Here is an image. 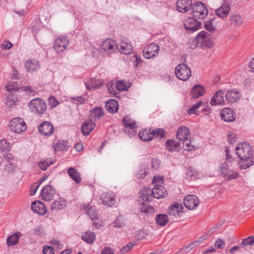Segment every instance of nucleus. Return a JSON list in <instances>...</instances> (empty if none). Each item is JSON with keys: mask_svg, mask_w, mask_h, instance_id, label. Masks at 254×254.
<instances>
[{"mask_svg": "<svg viewBox=\"0 0 254 254\" xmlns=\"http://www.w3.org/2000/svg\"><path fill=\"white\" fill-rule=\"evenodd\" d=\"M101 48L109 54L116 52L118 50L116 42L111 39H107L102 42Z\"/></svg>", "mask_w": 254, "mask_h": 254, "instance_id": "obj_13", "label": "nucleus"}, {"mask_svg": "<svg viewBox=\"0 0 254 254\" xmlns=\"http://www.w3.org/2000/svg\"><path fill=\"white\" fill-rule=\"evenodd\" d=\"M21 233L18 232L8 237L6 240L7 245L8 246H12L17 244V243L18 242Z\"/></svg>", "mask_w": 254, "mask_h": 254, "instance_id": "obj_36", "label": "nucleus"}, {"mask_svg": "<svg viewBox=\"0 0 254 254\" xmlns=\"http://www.w3.org/2000/svg\"><path fill=\"white\" fill-rule=\"evenodd\" d=\"M165 131L162 128H156L155 129H143L140 131L138 135L140 138L144 141H149L154 137L161 139L164 137Z\"/></svg>", "mask_w": 254, "mask_h": 254, "instance_id": "obj_2", "label": "nucleus"}, {"mask_svg": "<svg viewBox=\"0 0 254 254\" xmlns=\"http://www.w3.org/2000/svg\"><path fill=\"white\" fill-rule=\"evenodd\" d=\"M31 111L36 115H43L46 111L47 107L46 103L39 98L32 99L29 103Z\"/></svg>", "mask_w": 254, "mask_h": 254, "instance_id": "obj_3", "label": "nucleus"}, {"mask_svg": "<svg viewBox=\"0 0 254 254\" xmlns=\"http://www.w3.org/2000/svg\"><path fill=\"white\" fill-rule=\"evenodd\" d=\"M167 149L170 152L179 151L181 149V146L179 143L176 141L171 139H168L166 143Z\"/></svg>", "mask_w": 254, "mask_h": 254, "instance_id": "obj_32", "label": "nucleus"}, {"mask_svg": "<svg viewBox=\"0 0 254 254\" xmlns=\"http://www.w3.org/2000/svg\"><path fill=\"white\" fill-rule=\"evenodd\" d=\"M156 223L159 226H165L169 222L168 215L166 214H160L157 215L155 218Z\"/></svg>", "mask_w": 254, "mask_h": 254, "instance_id": "obj_41", "label": "nucleus"}, {"mask_svg": "<svg viewBox=\"0 0 254 254\" xmlns=\"http://www.w3.org/2000/svg\"><path fill=\"white\" fill-rule=\"evenodd\" d=\"M139 194V197L142 201H144V202L145 201H150V198L152 197V195H150L151 194V189L144 187Z\"/></svg>", "mask_w": 254, "mask_h": 254, "instance_id": "obj_35", "label": "nucleus"}, {"mask_svg": "<svg viewBox=\"0 0 254 254\" xmlns=\"http://www.w3.org/2000/svg\"><path fill=\"white\" fill-rule=\"evenodd\" d=\"M224 92L219 90L212 97L210 104L212 106L222 105L224 103Z\"/></svg>", "mask_w": 254, "mask_h": 254, "instance_id": "obj_20", "label": "nucleus"}, {"mask_svg": "<svg viewBox=\"0 0 254 254\" xmlns=\"http://www.w3.org/2000/svg\"><path fill=\"white\" fill-rule=\"evenodd\" d=\"M229 20L232 25L237 27L241 26L244 22L242 16L237 13L232 14L229 17Z\"/></svg>", "mask_w": 254, "mask_h": 254, "instance_id": "obj_30", "label": "nucleus"}, {"mask_svg": "<svg viewBox=\"0 0 254 254\" xmlns=\"http://www.w3.org/2000/svg\"><path fill=\"white\" fill-rule=\"evenodd\" d=\"M183 206L181 204L175 203L170 205L168 210V213L170 215L176 216L182 211Z\"/></svg>", "mask_w": 254, "mask_h": 254, "instance_id": "obj_29", "label": "nucleus"}, {"mask_svg": "<svg viewBox=\"0 0 254 254\" xmlns=\"http://www.w3.org/2000/svg\"><path fill=\"white\" fill-rule=\"evenodd\" d=\"M31 209L35 213L40 215H44L47 212V207L40 201H35L31 204Z\"/></svg>", "mask_w": 254, "mask_h": 254, "instance_id": "obj_19", "label": "nucleus"}, {"mask_svg": "<svg viewBox=\"0 0 254 254\" xmlns=\"http://www.w3.org/2000/svg\"><path fill=\"white\" fill-rule=\"evenodd\" d=\"M230 10V7L228 3H224L215 10L216 14L222 18L226 17Z\"/></svg>", "mask_w": 254, "mask_h": 254, "instance_id": "obj_24", "label": "nucleus"}, {"mask_svg": "<svg viewBox=\"0 0 254 254\" xmlns=\"http://www.w3.org/2000/svg\"><path fill=\"white\" fill-rule=\"evenodd\" d=\"M69 40L66 37L58 38L55 41L53 48L57 53L64 52L69 44Z\"/></svg>", "mask_w": 254, "mask_h": 254, "instance_id": "obj_14", "label": "nucleus"}, {"mask_svg": "<svg viewBox=\"0 0 254 254\" xmlns=\"http://www.w3.org/2000/svg\"><path fill=\"white\" fill-rule=\"evenodd\" d=\"M39 186L40 184H38V183H35L32 185L30 188V194L31 195H33L36 193Z\"/></svg>", "mask_w": 254, "mask_h": 254, "instance_id": "obj_61", "label": "nucleus"}, {"mask_svg": "<svg viewBox=\"0 0 254 254\" xmlns=\"http://www.w3.org/2000/svg\"><path fill=\"white\" fill-rule=\"evenodd\" d=\"M56 190L51 185L45 186L41 190V195L44 200L49 201L53 199Z\"/></svg>", "mask_w": 254, "mask_h": 254, "instance_id": "obj_12", "label": "nucleus"}, {"mask_svg": "<svg viewBox=\"0 0 254 254\" xmlns=\"http://www.w3.org/2000/svg\"><path fill=\"white\" fill-rule=\"evenodd\" d=\"M175 74L179 79L186 81L191 76V72L190 67L187 64H181L176 67Z\"/></svg>", "mask_w": 254, "mask_h": 254, "instance_id": "obj_7", "label": "nucleus"}, {"mask_svg": "<svg viewBox=\"0 0 254 254\" xmlns=\"http://www.w3.org/2000/svg\"><path fill=\"white\" fill-rule=\"evenodd\" d=\"M190 131L188 127H181L178 129L176 136L179 140L185 141L188 139Z\"/></svg>", "mask_w": 254, "mask_h": 254, "instance_id": "obj_25", "label": "nucleus"}, {"mask_svg": "<svg viewBox=\"0 0 254 254\" xmlns=\"http://www.w3.org/2000/svg\"><path fill=\"white\" fill-rule=\"evenodd\" d=\"M204 93V87L201 85L197 84L192 87L191 92V95L193 98L195 99L202 96Z\"/></svg>", "mask_w": 254, "mask_h": 254, "instance_id": "obj_28", "label": "nucleus"}, {"mask_svg": "<svg viewBox=\"0 0 254 254\" xmlns=\"http://www.w3.org/2000/svg\"><path fill=\"white\" fill-rule=\"evenodd\" d=\"M212 22L213 20L210 19L204 23L205 29L210 33L214 32L216 30V27L213 25Z\"/></svg>", "mask_w": 254, "mask_h": 254, "instance_id": "obj_46", "label": "nucleus"}, {"mask_svg": "<svg viewBox=\"0 0 254 254\" xmlns=\"http://www.w3.org/2000/svg\"><path fill=\"white\" fill-rule=\"evenodd\" d=\"M43 253L44 254H55L54 250L53 247L49 246L44 247Z\"/></svg>", "mask_w": 254, "mask_h": 254, "instance_id": "obj_59", "label": "nucleus"}, {"mask_svg": "<svg viewBox=\"0 0 254 254\" xmlns=\"http://www.w3.org/2000/svg\"><path fill=\"white\" fill-rule=\"evenodd\" d=\"M11 159L9 157H7L6 158V161L8 163L5 166V169L7 171H11L13 170L15 168L14 165L10 162Z\"/></svg>", "mask_w": 254, "mask_h": 254, "instance_id": "obj_57", "label": "nucleus"}, {"mask_svg": "<svg viewBox=\"0 0 254 254\" xmlns=\"http://www.w3.org/2000/svg\"><path fill=\"white\" fill-rule=\"evenodd\" d=\"M199 244L198 243V242H197V240L192 242V243H190L189 244L186 245L185 247H184V248H182V251H184V252H189L190 250L192 249L193 248H194L195 247L199 245Z\"/></svg>", "mask_w": 254, "mask_h": 254, "instance_id": "obj_47", "label": "nucleus"}, {"mask_svg": "<svg viewBox=\"0 0 254 254\" xmlns=\"http://www.w3.org/2000/svg\"><path fill=\"white\" fill-rule=\"evenodd\" d=\"M9 150V144L6 140L3 139L0 141V151H8Z\"/></svg>", "mask_w": 254, "mask_h": 254, "instance_id": "obj_51", "label": "nucleus"}, {"mask_svg": "<svg viewBox=\"0 0 254 254\" xmlns=\"http://www.w3.org/2000/svg\"><path fill=\"white\" fill-rule=\"evenodd\" d=\"M167 190L162 186L156 184L151 190L152 196L159 199L164 197Z\"/></svg>", "mask_w": 254, "mask_h": 254, "instance_id": "obj_21", "label": "nucleus"}, {"mask_svg": "<svg viewBox=\"0 0 254 254\" xmlns=\"http://www.w3.org/2000/svg\"><path fill=\"white\" fill-rule=\"evenodd\" d=\"M9 127L15 133H21L26 129V125L23 119L21 118L13 119L9 123Z\"/></svg>", "mask_w": 254, "mask_h": 254, "instance_id": "obj_9", "label": "nucleus"}, {"mask_svg": "<svg viewBox=\"0 0 254 254\" xmlns=\"http://www.w3.org/2000/svg\"><path fill=\"white\" fill-rule=\"evenodd\" d=\"M116 88L119 91H126L128 89L129 86L125 84L123 80L117 81L116 82Z\"/></svg>", "mask_w": 254, "mask_h": 254, "instance_id": "obj_48", "label": "nucleus"}, {"mask_svg": "<svg viewBox=\"0 0 254 254\" xmlns=\"http://www.w3.org/2000/svg\"><path fill=\"white\" fill-rule=\"evenodd\" d=\"M191 8L192 15L198 19H203L208 14V11L205 4L201 1L194 3Z\"/></svg>", "mask_w": 254, "mask_h": 254, "instance_id": "obj_6", "label": "nucleus"}, {"mask_svg": "<svg viewBox=\"0 0 254 254\" xmlns=\"http://www.w3.org/2000/svg\"><path fill=\"white\" fill-rule=\"evenodd\" d=\"M34 234L37 236H41L44 234L43 228L42 226H37L34 228Z\"/></svg>", "mask_w": 254, "mask_h": 254, "instance_id": "obj_60", "label": "nucleus"}, {"mask_svg": "<svg viewBox=\"0 0 254 254\" xmlns=\"http://www.w3.org/2000/svg\"><path fill=\"white\" fill-rule=\"evenodd\" d=\"M159 50V46L157 44L152 43L144 48L142 54L145 58L149 59L156 57Z\"/></svg>", "mask_w": 254, "mask_h": 254, "instance_id": "obj_10", "label": "nucleus"}, {"mask_svg": "<svg viewBox=\"0 0 254 254\" xmlns=\"http://www.w3.org/2000/svg\"><path fill=\"white\" fill-rule=\"evenodd\" d=\"M5 88L8 92H13L14 91H16L17 90H18L19 89V87L18 86V84H17V83H13L8 84L5 87Z\"/></svg>", "mask_w": 254, "mask_h": 254, "instance_id": "obj_55", "label": "nucleus"}, {"mask_svg": "<svg viewBox=\"0 0 254 254\" xmlns=\"http://www.w3.org/2000/svg\"><path fill=\"white\" fill-rule=\"evenodd\" d=\"M67 147L66 144L64 142H58L54 145L56 151L65 150Z\"/></svg>", "mask_w": 254, "mask_h": 254, "instance_id": "obj_53", "label": "nucleus"}, {"mask_svg": "<svg viewBox=\"0 0 254 254\" xmlns=\"http://www.w3.org/2000/svg\"><path fill=\"white\" fill-rule=\"evenodd\" d=\"M12 47V44L9 41L5 40L1 45V48L4 50H9Z\"/></svg>", "mask_w": 254, "mask_h": 254, "instance_id": "obj_62", "label": "nucleus"}, {"mask_svg": "<svg viewBox=\"0 0 254 254\" xmlns=\"http://www.w3.org/2000/svg\"><path fill=\"white\" fill-rule=\"evenodd\" d=\"M183 147L187 151L195 150L197 149V147L192 144L191 140H188V139L185 141H183Z\"/></svg>", "mask_w": 254, "mask_h": 254, "instance_id": "obj_45", "label": "nucleus"}, {"mask_svg": "<svg viewBox=\"0 0 254 254\" xmlns=\"http://www.w3.org/2000/svg\"><path fill=\"white\" fill-rule=\"evenodd\" d=\"M224 241L220 239H217L215 243V246L217 249H222L224 246Z\"/></svg>", "mask_w": 254, "mask_h": 254, "instance_id": "obj_64", "label": "nucleus"}, {"mask_svg": "<svg viewBox=\"0 0 254 254\" xmlns=\"http://www.w3.org/2000/svg\"><path fill=\"white\" fill-rule=\"evenodd\" d=\"M48 99L49 106L51 108L56 107L59 104V102L54 97L50 96Z\"/></svg>", "mask_w": 254, "mask_h": 254, "instance_id": "obj_56", "label": "nucleus"}, {"mask_svg": "<svg viewBox=\"0 0 254 254\" xmlns=\"http://www.w3.org/2000/svg\"><path fill=\"white\" fill-rule=\"evenodd\" d=\"M140 211L146 214H152L154 212V208L152 206L146 204L145 202H143L140 208Z\"/></svg>", "mask_w": 254, "mask_h": 254, "instance_id": "obj_42", "label": "nucleus"}, {"mask_svg": "<svg viewBox=\"0 0 254 254\" xmlns=\"http://www.w3.org/2000/svg\"><path fill=\"white\" fill-rule=\"evenodd\" d=\"M236 151L241 161L240 165L241 169H247L254 164L253 149L250 144L245 142L239 143L236 147Z\"/></svg>", "mask_w": 254, "mask_h": 254, "instance_id": "obj_1", "label": "nucleus"}, {"mask_svg": "<svg viewBox=\"0 0 254 254\" xmlns=\"http://www.w3.org/2000/svg\"><path fill=\"white\" fill-rule=\"evenodd\" d=\"M102 203L104 205L111 207L116 202L115 195L111 192H104L100 196Z\"/></svg>", "mask_w": 254, "mask_h": 254, "instance_id": "obj_18", "label": "nucleus"}, {"mask_svg": "<svg viewBox=\"0 0 254 254\" xmlns=\"http://www.w3.org/2000/svg\"><path fill=\"white\" fill-rule=\"evenodd\" d=\"M198 46L210 48L212 47V39L211 35L205 31L198 33L195 38Z\"/></svg>", "mask_w": 254, "mask_h": 254, "instance_id": "obj_4", "label": "nucleus"}, {"mask_svg": "<svg viewBox=\"0 0 254 254\" xmlns=\"http://www.w3.org/2000/svg\"><path fill=\"white\" fill-rule=\"evenodd\" d=\"M81 238L86 243L90 244L95 241L96 236L94 232L87 231L82 235Z\"/></svg>", "mask_w": 254, "mask_h": 254, "instance_id": "obj_39", "label": "nucleus"}, {"mask_svg": "<svg viewBox=\"0 0 254 254\" xmlns=\"http://www.w3.org/2000/svg\"><path fill=\"white\" fill-rule=\"evenodd\" d=\"M254 243V237L250 236L244 239L241 243V245L244 247L251 246Z\"/></svg>", "mask_w": 254, "mask_h": 254, "instance_id": "obj_49", "label": "nucleus"}, {"mask_svg": "<svg viewBox=\"0 0 254 254\" xmlns=\"http://www.w3.org/2000/svg\"><path fill=\"white\" fill-rule=\"evenodd\" d=\"M95 127V124L91 120H86L81 127L82 132L84 135H88Z\"/></svg>", "mask_w": 254, "mask_h": 254, "instance_id": "obj_27", "label": "nucleus"}, {"mask_svg": "<svg viewBox=\"0 0 254 254\" xmlns=\"http://www.w3.org/2000/svg\"><path fill=\"white\" fill-rule=\"evenodd\" d=\"M240 94L236 90H229L225 94V98L227 101L230 103L237 102L240 98Z\"/></svg>", "mask_w": 254, "mask_h": 254, "instance_id": "obj_26", "label": "nucleus"}, {"mask_svg": "<svg viewBox=\"0 0 254 254\" xmlns=\"http://www.w3.org/2000/svg\"><path fill=\"white\" fill-rule=\"evenodd\" d=\"M160 165V161L158 159H152L151 162V166L152 168L154 169H157L159 168Z\"/></svg>", "mask_w": 254, "mask_h": 254, "instance_id": "obj_63", "label": "nucleus"}, {"mask_svg": "<svg viewBox=\"0 0 254 254\" xmlns=\"http://www.w3.org/2000/svg\"><path fill=\"white\" fill-rule=\"evenodd\" d=\"M202 104L201 101H199L196 104L193 105L191 108L188 111V114L190 115L195 114L196 111L200 107Z\"/></svg>", "mask_w": 254, "mask_h": 254, "instance_id": "obj_52", "label": "nucleus"}, {"mask_svg": "<svg viewBox=\"0 0 254 254\" xmlns=\"http://www.w3.org/2000/svg\"><path fill=\"white\" fill-rule=\"evenodd\" d=\"M102 85V82L99 79L92 78L86 84V87L88 89L98 88Z\"/></svg>", "mask_w": 254, "mask_h": 254, "instance_id": "obj_38", "label": "nucleus"}, {"mask_svg": "<svg viewBox=\"0 0 254 254\" xmlns=\"http://www.w3.org/2000/svg\"><path fill=\"white\" fill-rule=\"evenodd\" d=\"M105 108L110 113H114L118 110V103L114 99H111L106 102Z\"/></svg>", "mask_w": 254, "mask_h": 254, "instance_id": "obj_33", "label": "nucleus"}, {"mask_svg": "<svg viewBox=\"0 0 254 254\" xmlns=\"http://www.w3.org/2000/svg\"><path fill=\"white\" fill-rule=\"evenodd\" d=\"M25 67L29 72L37 70L40 67L39 62L35 60H28L25 64Z\"/></svg>", "mask_w": 254, "mask_h": 254, "instance_id": "obj_31", "label": "nucleus"}, {"mask_svg": "<svg viewBox=\"0 0 254 254\" xmlns=\"http://www.w3.org/2000/svg\"><path fill=\"white\" fill-rule=\"evenodd\" d=\"M38 130L41 134L45 136H50L53 133L54 128L51 123L44 121L39 125Z\"/></svg>", "mask_w": 254, "mask_h": 254, "instance_id": "obj_15", "label": "nucleus"}, {"mask_svg": "<svg viewBox=\"0 0 254 254\" xmlns=\"http://www.w3.org/2000/svg\"><path fill=\"white\" fill-rule=\"evenodd\" d=\"M112 225L115 228H121L125 225V220L122 216H119Z\"/></svg>", "mask_w": 254, "mask_h": 254, "instance_id": "obj_44", "label": "nucleus"}, {"mask_svg": "<svg viewBox=\"0 0 254 254\" xmlns=\"http://www.w3.org/2000/svg\"><path fill=\"white\" fill-rule=\"evenodd\" d=\"M118 49L121 52L125 55H129L133 51L132 46L127 43L123 42L121 44L120 48Z\"/></svg>", "mask_w": 254, "mask_h": 254, "instance_id": "obj_40", "label": "nucleus"}, {"mask_svg": "<svg viewBox=\"0 0 254 254\" xmlns=\"http://www.w3.org/2000/svg\"><path fill=\"white\" fill-rule=\"evenodd\" d=\"M54 163L52 160L47 159L46 160H42L39 163L38 166L39 168L43 171L46 170L50 165Z\"/></svg>", "mask_w": 254, "mask_h": 254, "instance_id": "obj_43", "label": "nucleus"}, {"mask_svg": "<svg viewBox=\"0 0 254 254\" xmlns=\"http://www.w3.org/2000/svg\"><path fill=\"white\" fill-rule=\"evenodd\" d=\"M123 124L124 125L123 130L126 134H128L129 136H132L136 134L133 129L137 126L136 122L131 119L129 116H126L123 120Z\"/></svg>", "mask_w": 254, "mask_h": 254, "instance_id": "obj_8", "label": "nucleus"}, {"mask_svg": "<svg viewBox=\"0 0 254 254\" xmlns=\"http://www.w3.org/2000/svg\"><path fill=\"white\" fill-rule=\"evenodd\" d=\"M220 116L223 120L227 122H232L235 120L234 114L229 108H226L221 111Z\"/></svg>", "mask_w": 254, "mask_h": 254, "instance_id": "obj_23", "label": "nucleus"}, {"mask_svg": "<svg viewBox=\"0 0 254 254\" xmlns=\"http://www.w3.org/2000/svg\"><path fill=\"white\" fill-rule=\"evenodd\" d=\"M133 246L134 244L131 243H129L127 245L124 246L120 250L121 254H123L130 251Z\"/></svg>", "mask_w": 254, "mask_h": 254, "instance_id": "obj_58", "label": "nucleus"}, {"mask_svg": "<svg viewBox=\"0 0 254 254\" xmlns=\"http://www.w3.org/2000/svg\"><path fill=\"white\" fill-rule=\"evenodd\" d=\"M185 206L189 209H193L197 207L199 204L197 197L194 195H189L184 199Z\"/></svg>", "mask_w": 254, "mask_h": 254, "instance_id": "obj_16", "label": "nucleus"}, {"mask_svg": "<svg viewBox=\"0 0 254 254\" xmlns=\"http://www.w3.org/2000/svg\"><path fill=\"white\" fill-rule=\"evenodd\" d=\"M87 213L92 220L97 218V214L94 208L91 207L88 208L87 210Z\"/></svg>", "mask_w": 254, "mask_h": 254, "instance_id": "obj_54", "label": "nucleus"}, {"mask_svg": "<svg viewBox=\"0 0 254 254\" xmlns=\"http://www.w3.org/2000/svg\"><path fill=\"white\" fill-rule=\"evenodd\" d=\"M191 0H177L176 2L177 9L182 13H186L192 7Z\"/></svg>", "mask_w": 254, "mask_h": 254, "instance_id": "obj_17", "label": "nucleus"}, {"mask_svg": "<svg viewBox=\"0 0 254 254\" xmlns=\"http://www.w3.org/2000/svg\"><path fill=\"white\" fill-rule=\"evenodd\" d=\"M184 26L186 30L193 32L199 29L201 26V23L193 17H189L185 20Z\"/></svg>", "mask_w": 254, "mask_h": 254, "instance_id": "obj_11", "label": "nucleus"}, {"mask_svg": "<svg viewBox=\"0 0 254 254\" xmlns=\"http://www.w3.org/2000/svg\"><path fill=\"white\" fill-rule=\"evenodd\" d=\"M66 202L63 198L60 197L51 203V210L55 212H58L65 207Z\"/></svg>", "mask_w": 254, "mask_h": 254, "instance_id": "obj_22", "label": "nucleus"}, {"mask_svg": "<svg viewBox=\"0 0 254 254\" xmlns=\"http://www.w3.org/2000/svg\"><path fill=\"white\" fill-rule=\"evenodd\" d=\"M218 171L225 179L233 180L238 178L239 174L235 172L225 162L220 164Z\"/></svg>", "mask_w": 254, "mask_h": 254, "instance_id": "obj_5", "label": "nucleus"}, {"mask_svg": "<svg viewBox=\"0 0 254 254\" xmlns=\"http://www.w3.org/2000/svg\"><path fill=\"white\" fill-rule=\"evenodd\" d=\"M21 90L25 92L26 94L30 96H34L36 93L35 90L29 86H23L21 87Z\"/></svg>", "mask_w": 254, "mask_h": 254, "instance_id": "obj_50", "label": "nucleus"}, {"mask_svg": "<svg viewBox=\"0 0 254 254\" xmlns=\"http://www.w3.org/2000/svg\"><path fill=\"white\" fill-rule=\"evenodd\" d=\"M67 173L70 177L77 184L81 182V176L79 172L73 167H70L67 170Z\"/></svg>", "mask_w": 254, "mask_h": 254, "instance_id": "obj_34", "label": "nucleus"}, {"mask_svg": "<svg viewBox=\"0 0 254 254\" xmlns=\"http://www.w3.org/2000/svg\"><path fill=\"white\" fill-rule=\"evenodd\" d=\"M104 114L103 110L101 107H95L90 111V116L95 121L98 120Z\"/></svg>", "mask_w": 254, "mask_h": 254, "instance_id": "obj_37", "label": "nucleus"}]
</instances>
